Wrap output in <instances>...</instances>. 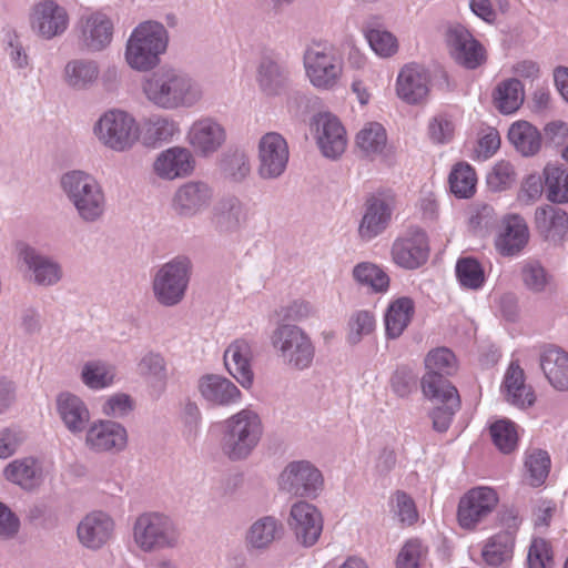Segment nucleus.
<instances>
[{
    "instance_id": "nucleus-9",
    "label": "nucleus",
    "mask_w": 568,
    "mask_h": 568,
    "mask_svg": "<svg viewBox=\"0 0 568 568\" xmlns=\"http://www.w3.org/2000/svg\"><path fill=\"white\" fill-rule=\"evenodd\" d=\"M187 281V260H174L166 263L155 275L153 282L154 293L162 304L174 305L182 300Z\"/></svg>"
},
{
    "instance_id": "nucleus-1",
    "label": "nucleus",
    "mask_w": 568,
    "mask_h": 568,
    "mask_svg": "<svg viewBox=\"0 0 568 568\" xmlns=\"http://www.w3.org/2000/svg\"><path fill=\"white\" fill-rule=\"evenodd\" d=\"M143 91L152 103L163 109L192 106L202 97L196 82L174 70L151 74L143 84Z\"/></svg>"
},
{
    "instance_id": "nucleus-27",
    "label": "nucleus",
    "mask_w": 568,
    "mask_h": 568,
    "mask_svg": "<svg viewBox=\"0 0 568 568\" xmlns=\"http://www.w3.org/2000/svg\"><path fill=\"white\" fill-rule=\"evenodd\" d=\"M540 367L549 384L557 390H568V353L555 345L544 346Z\"/></svg>"
},
{
    "instance_id": "nucleus-61",
    "label": "nucleus",
    "mask_w": 568,
    "mask_h": 568,
    "mask_svg": "<svg viewBox=\"0 0 568 568\" xmlns=\"http://www.w3.org/2000/svg\"><path fill=\"white\" fill-rule=\"evenodd\" d=\"M428 129L430 139L437 143L450 141L455 131L453 122L442 115L434 118Z\"/></svg>"
},
{
    "instance_id": "nucleus-12",
    "label": "nucleus",
    "mask_w": 568,
    "mask_h": 568,
    "mask_svg": "<svg viewBox=\"0 0 568 568\" xmlns=\"http://www.w3.org/2000/svg\"><path fill=\"white\" fill-rule=\"evenodd\" d=\"M393 262L399 267L415 270L424 265L429 256L427 235L419 229L407 231L392 245Z\"/></svg>"
},
{
    "instance_id": "nucleus-60",
    "label": "nucleus",
    "mask_w": 568,
    "mask_h": 568,
    "mask_svg": "<svg viewBox=\"0 0 568 568\" xmlns=\"http://www.w3.org/2000/svg\"><path fill=\"white\" fill-rule=\"evenodd\" d=\"M374 328V315L367 311H359L349 321L348 339L351 343H357L363 335L371 334Z\"/></svg>"
},
{
    "instance_id": "nucleus-10",
    "label": "nucleus",
    "mask_w": 568,
    "mask_h": 568,
    "mask_svg": "<svg viewBox=\"0 0 568 568\" xmlns=\"http://www.w3.org/2000/svg\"><path fill=\"white\" fill-rule=\"evenodd\" d=\"M454 353L446 347L432 349L425 357L426 373L422 378L423 394H436L438 389L455 387L446 377L457 372Z\"/></svg>"
},
{
    "instance_id": "nucleus-24",
    "label": "nucleus",
    "mask_w": 568,
    "mask_h": 568,
    "mask_svg": "<svg viewBox=\"0 0 568 568\" xmlns=\"http://www.w3.org/2000/svg\"><path fill=\"white\" fill-rule=\"evenodd\" d=\"M252 347L245 339H236L224 352V363L229 373L245 388L253 384L251 366Z\"/></svg>"
},
{
    "instance_id": "nucleus-62",
    "label": "nucleus",
    "mask_w": 568,
    "mask_h": 568,
    "mask_svg": "<svg viewBox=\"0 0 568 568\" xmlns=\"http://www.w3.org/2000/svg\"><path fill=\"white\" fill-rule=\"evenodd\" d=\"M132 409V402L125 394H115L109 397L103 406L102 412L108 416H122Z\"/></svg>"
},
{
    "instance_id": "nucleus-8",
    "label": "nucleus",
    "mask_w": 568,
    "mask_h": 568,
    "mask_svg": "<svg viewBox=\"0 0 568 568\" xmlns=\"http://www.w3.org/2000/svg\"><path fill=\"white\" fill-rule=\"evenodd\" d=\"M78 43L82 50L98 52L105 49L113 38V21L104 12L87 11L77 22Z\"/></svg>"
},
{
    "instance_id": "nucleus-42",
    "label": "nucleus",
    "mask_w": 568,
    "mask_h": 568,
    "mask_svg": "<svg viewBox=\"0 0 568 568\" xmlns=\"http://www.w3.org/2000/svg\"><path fill=\"white\" fill-rule=\"evenodd\" d=\"M525 480L531 487L541 486L550 470V457L540 448H528L525 453Z\"/></svg>"
},
{
    "instance_id": "nucleus-30",
    "label": "nucleus",
    "mask_w": 568,
    "mask_h": 568,
    "mask_svg": "<svg viewBox=\"0 0 568 568\" xmlns=\"http://www.w3.org/2000/svg\"><path fill=\"white\" fill-rule=\"evenodd\" d=\"M425 397L435 402V407L430 413L433 427L437 432H446L453 420L455 413L460 407V398L456 387L448 389H438L436 394H424Z\"/></svg>"
},
{
    "instance_id": "nucleus-31",
    "label": "nucleus",
    "mask_w": 568,
    "mask_h": 568,
    "mask_svg": "<svg viewBox=\"0 0 568 568\" xmlns=\"http://www.w3.org/2000/svg\"><path fill=\"white\" fill-rule=\"evenodd\" d=\"M393 199L373 197L359 225L363 239L371 240L383 232L390 221Z\"/></svg>"
},
{
    "instance_id": "nucleus-35",
    "label": "nucleus",
    "mask_w": 568,
    "mask_h": 568,
    "mask_svg": "<svg viewBox=\"0 0 568 568\" xmlns=\"http://www.w3.org/2000/svg\"><path fill=\"white\" fill-rule=\"evenodd\" d=\"M57 409L64 425L72 433L82 432L90 419L85 404L70 393H62L58 396Z\"/></svg>"
},
{
    "instance_id": "nucleus-40",
    "label": "nucleus",
    "mask_w": 568,
    "mask_h": 568,
    "mask_svg": "<svg viewBox=\"0 0 568 568\" xmlns=\"http://www.w3.org/2000/svg\"><path fill=\"white\" fill-rule=\"evenodd\" d=\"M508 139L523 155L535 154L541 145L539 131L527 121L513 123L508 131Z\"/></svg>"
},
{
    "instance_id": "nucleus-53",
    "label": "nucleus",
    "mask_w": 568,
    "mask_h": 568,
    "mask_svg": "<svg viewBox=\"0 0 568 568\" xmlns=\"http://www.w3.org/2000/svg\"><path fill=\"white\" fill-rule=\"evenodd\" d=\"M392 509L402 525L413 526L418 520L415 501L405 491L397 490L392 496Z\"/></svg>"
},
{
    "instance_id": "nucleus-20",
    "label": "nucleus",
    "mask_w": 568,
    "mask_h": 568,
    "mask_svg": "<svg viewBox=\"0 0 568 568\" xmlns=\"http://www.w3.org/2000/svg\"><path fill=\"white\" fill-rule=\"evenodd\" d=\"M429 74L420 65L409 63L402 68L396 79V94L408 104H418L429 93Z\"/></svg>"
},
{
    "instance_id": "nucleus-14",
    "label": "nucleus",
    "mask_w": 568,
    "mask_h": 568,
    "mask_svg": "<svg viewBox=\"0 0 568 568\" xmlns=\"http://www.w3.org/2000/svg\"><path fill=\"white\" fill-rule=\"evenodd\" d=\"M30 26L41 38L52 39L68 29L69 14L65 8L55 1L41 0L31 9Z\"/></svg>"
},
{
    "instance_id": "nucleus-25",
    "label": "nucleus",
    "mask_w": 568,
    "mask_h": 568,
    "mask_svg": "<svg viewBox=\"0 0 568 568\" xmlns=\"http://www.w3.org/2000/svg\"><path fill=\"white\" fill-rule=\"evenodd\" d=\"M113 527V520L106 514L93 511L80 521L78 537L83 546L98 549L111 538Z\"/></svg>"
},
{
    "instance_id": "nucleus-37",
    "label": "nucleus",
    "mask_w": 568,
    "mask_h": 568,
    "mask_svg": "<svg viewBox=\"0 0 568 568\" xmlns=\"http://www.w3.org/2000/svg\"><path fill=\"white\" fill-rule=\"evenodd\" d=\"M415 312L414 302L409 297H399L393 301L385 314L386 335L390 338L399 337L410 323Z\"/></svg>"
},
{
    "instance_id": "nucleus-41",
    "label": "nucleus",
    "mask_w": 568,
    "mask_h": 568,
    "mask_svg": "<svg viewBox=\"0 0 568 568\" xmlns=\"http://www.w3.org/2000/svg\"><path fill=\"white\" fill-rule=\"evenodd\" d=\"M452 193L458 199H469L476 193L477 174L467 162H457L448 175Z\"/></svg>"
},
{
    "instance_id": "nucleus-59",
    "label": "nucleus",
    "mask_w": 568,
    "mask_h": 568,
    "mask_svg": "<svg viewBox=\"0 0 568 568\" xmlns=\"http://www.w3.org/2000/svg\"><path fill=\"white\" fill-rule=\"evenodd\" d=\"M500 146V135L496 129H487L478 139L473 159L487 160L491 158Z\"/></svg>"
},
{
    "instance_id": "nucleus-63",
    "label": "nucleus",
    "mask_w": 568,
    "mask_h": 568,
    "mask_svg": "<svg viewBox=\"0 0 568 568\" xmlns=\"http://www.w3.org/2000/svg\"><path fill=\"white\" fill-rule=\"evenodd\" d=\"M258 73L261 87L270 92L273 90V87H277L283 82V75L278 65L272 61L263 63Z\"/></svg>"
},
{
    "instance_id": "nucleus-32",
    "label": "nucleus",
    "mask_w": 568,
    "mask_h": 568,
    "mask_svg": "<svg viewBox=\"0 0 568 568\" xmlns=\"http://www.w3.org/2000/svg\"><path fill=\"white\" fill-rule=\"evenodd\" d=\"M62 186L71 201L78 202L83 211H88L83 201L84 196L91 195V204L93 206L98 205L97 199H100V185L91 175L82 171L67 173L62 178Z\"/></svg>"
},
{
    "instance_id": "nucleus-52",
    "label": "nucleus",
    "mask_w": 568,
    "mask_h": 568,
    "mask_svg": "<svg viewBox=\"0 0 568 568\" xmlns=\"http://www.w3.org/2000/svg\"><path fill=\"white\" fill-rule=\"evenodd\" d=\"M114 373L112 368L102 363L91 362L82 371L83 383L90 388H104L112 384Z\"/></svg>"
},
{
    "instance_id": "nucleus-56",
    "label": "nucleus",
    "mask_w": 568,
    "mask_h": 568,
    "mask_svg": "<svg viewBox=\"0 0 568 568\" xmlns=\"http://www.w3.org/2000/svg\"><path fill=\"white\" fill-rule=\"evenodd\" d=\"M516 181L514 165L505 160L498 161L487 175V184L494 191H503L510 187Z\"/></svg>"
},
{
    "instance_id": "nucleus-45",
    "label": "nucleus",
    "mask_w": 568,
    "mask_h": 568,
    "mask_svg": "<svg viewBox=\"0 0 568 568\" xmlns=\"http://www.w3.org/2000/svg\"><path fill=\"white\" fill-rule=\"evenodd\" d=\"M386 143V130L377 122L366 123L356 135V145L369 156L382 153Z\"/></svg>"
},
{
    "instance_id": "nucleus-17",
    "label": "nucleus",
    "mask_w": 568,
    "mask_h": 568,
    "mask_svg": "<svg viewBox=\"0 0 568 568\" xmlns=\"http://www.w3.org/2000/svg\"><path fill=\"white\" fill-rule=\"evenodd\" d=\"M213 199L209 184L201 181H190L178 187L171 206L175 214L192 216L207 209Z\"/></svg>"
},
{
    "instance_id": "nucleus-6",
    "label": "nucleus",
    "mask_w": 568,
    "mask_h": 568,
    "mask_svg": "<svg viewBox=\"0 0 568 568\" xmlns=\"http://www.w3.org/2000/svg\"><path fill=\"white\" fill-rule=\"evenodd\" d=\"M499 496L494 488L478 486L465 493L458 503L457 521L466 530H475L497 507Z\"/></svg>"
},
{
    "instance_id": "nucleus-38",
    "label": "nucleus",
    "mask_w": 568,
    "mask_h": 568,
    "mask_svg": "<svg viewBox=\"0 0 568 568\" xmlns=\"http://www.w3.org/2000/svg\"><path fill=\"white\" fill-rule=\"evenodd\" d=\"M515 538L511 531H499L487 539L481 557L487 565L500 566L513 557Z\"/></svg>"
},
{
    "instance_id": "nucleus-13",
    "label": "nucleus",
    "mask_w": 568,
    "mask_h": 568,
    "mask_svg": "<svg viewBox=\"0 0 568 568\" xmlns=\"http://www.w3.org/2000/svg\"><path fill=\"white\" fill-rule=\"evenodd\" d=\"M446 43L453 59L467 69H476L486 61L484 45L463 26L448 29Z\"/></svg>"
},
{
    "instance_id": "nucleus-22",
    "label": "nucleus",
    "mask_w": 568,
    "mask_h": 568,
    "mask_svg": "<svg viewBox=\"0 0 568 568\" xmlns=\"http://www.w3.org/2000/svg\"><path fill=\"white\" fill-rule=\"evenodd\" d=\"M290 527L305 546L314 545L322 532V517L317 509L305 501L292 506Z\"/></svg>"
},
{
    "instance_id": "nucleus-7",
    "label": "nucleus",
    "mask_w": 568,
    "mask_h": 568,
    "mask_svg": "<svg viewBox=\"0 0 568 568\" xmlns=\"http://www.w3.org/2000/svg\"><path fill=\"white\" fill-rule=\"evenodd\" d=\"M304 65L311 83L318 89L335 87L343 72L341 59L328 47L310 48L304 55Z\"/></svg>"
},
{
    "instance_id": "nucleus-46",
    "label": "nucleus",
    "mask_w": 568,
    "mask_h": 568,
    "mask_svg": "<svg viewBox=\"0 0 568 568\" xmlns=\"http://www.w3.org/2000/svg\"><path fill=\"white\" fill-rule=\"evenodd\" d=\"M65 81L69 85L83 89L99 77V68L93 61L73 60L65 65Z\"/></svg>"
},
{
    "instance_id": "nucleus-39",
    "label": "nucleus",
    "mask_w": 568,
    "mask_h": 568,
    "mask_svg": "<svg viewBox=\"0 0 568 568\" xmlns=\"http://www.w3.org/2000/svg\"><path fill=\"white\" fill-rule=\"evenodd\" d=\"M493 98L499 112L504 114L514 113L524 102V87L517 79L505 80L496 87Z\"/></svg>"
},
{
    "instance_id": "nucleus-43",
    "label": "nucleus",
    "mask_w": 568,
    "mask_h": 568,
    "mask_svg": "<svg viewBox=\"0 0 568 568\" xmlns=\"http://www.w3.org/2000/svg\"><path fill=\"white\" fill-rule=\"evenodd\" d=\"M542 175L547 199L552 203H568V168L547 164Z\"/></svg>"
},
{
    "instance_id": "nucleus-48",
    "label": "nucleus",
    "mask_w": 568,
    "mask_h": 568,
    "mask_svg": "<svg viewBox=\"0 0 568 568\" xmlns=\"http://www.w3.org/2000/svg\"><path fill=\"white\" fill-rule=\"evenodd\" d=\"M456 276L463 287L479 290L485 283L481 264L474 257L459 258L456 264Z\"/></svg>"
},
{
    "instance_id": "nucleus-26",
    "label": "nucleus",
    "mask_w": 568,
    "mask_h": 568,
    "mask_svg": "<svg viewBox=\"0 0 568 568\" xmlns=\"http://www.w3.org/2000/svg\"><path fill=\"white\" fill-rule=\"evenodd\" d=\"M225 138L222 125L209 118L195 121L187 133L189 143L202 154L217 151Z\"/></svg>"
},
{
    "instance_id": "nucleus-18",
    "label": "nucleus",
    "mask_w": 568,
    "mask_h": 568,
    "mask_svg": "<svg viewBox=\"0 0 568 568\" xmlns=\"http://www.w3.org/2000/svg\"><path fill=\"white\" fill-rule=\"evenodd\" d=\"M288 146L285 139L275 132L266 133L260 141V174L263 178L281 175L288 162Z\"/></svg>"
},
{
    "instance_id": "nucleus-58",
    "label": "nucleus",
    "mask_w": 568,
    "mask_h": 568,
    "mask_svg": "<svg viewBox=\"0 0 568 568\" xmlns=\"http://www.w3.org/2000/svg\"><path fill=\"white\" fill-rule=\"evenodd\" d=\"M366 39L371 48L381 57H390L398 50L397 39L388 31L371 29L366 31Z\"/></svg>"
},
{
    "instance_id": "nucleus-54",
    "label": "nucleus",
    "mask_w": 568,
    "mask_h": 568,
    "mask_svg": "<svg viewBox=\"0 0 568 568\" xmlns=\"http://www.w3.org/2000/svg\"><path fill=\"white\" fill-rule=\"evenodd\" d=\"M277 532V524L274 518L265 517L256 521L247 535L248 542L255 548H263L271 544Z\"/></svg>"
},
{
    "instance_id": "nucleus-28",
    "label": "nucleus",
    "mask_w": 568,
    "mask_h": 568,
    "mask_svg": "<svg viewBox=\"0 0 568 568\" xmlns=\"http://www.w3.org/2000/svg\"><path fill=\"white\" fill-rule=\"evenodd\" d=\"M535 226L546 241L559 243L568 233V214L552 205L538 207L535 212Z\"/></svg>"
},
{
    "instance_id": "nucleus-51",
    "label": "nucleus",
    "mask_w": 568,
    "mask_h": 568,
    "mask_svg": "<svg viewBox=\"0 0 568 568\" xmlns=\"http://www.w3.org/2000/svg\"><path fill=\"white\" fill-rule=\"evenodd\" d=\"M554 551L550 542L541 537L532 538L527 554L528 568H551Z\"/></svg>"
},
{
    "instance_id": "nucleus-15",
    "label": "nucleus",
    "mask_w": 568,
    "mask_h": 568,
    "mask_svg": "<svg viewBox=\"0 0 568 568\" xmlns=\"http://www.w3.org/2000/svg\"><path fill=\"white\" fill-rule=\"evenodd\" d=\"M494 245L498 254L513 257L520 254L529 242V227L519 214H507L503 217Z\"/></svg>"
},
{
    "instance_id": "nucleus-47",
    "label": "nucleus",
    "mask_w": 568,
    "mask_h": 568,
    "mask_svg": "<svg viewBox=\"0 0 568 568\" xmlns=\"http://www.w3.org/2000/svg\"><path fill=\"white\" fill-rule=\"evenodd\" d=\"M179 132L178 124L164 116H152L144 124V141L148 145L170 141Z\"/></svg>"
},
{
    "instance_id": "nucleus-33",
    "label": "nucleus",
    "mask_w": 568,
    "mask_h": 568,
    "mask_svg": "<svg viewBox=\"0 0 568 568\" xmlns=\"http://www.w3.org/2000/svg\"><path fill=\"white\" fill-rule=\"evenodd\" d=\"M62 186L71 201L78 202L83 211H88L83 201L84 196L91 195V204L93 206L98 205L97 199H100V185L91 175L82 171L67 173L62 178Z\"/></svg>"
},
{
    "instance_id": "nucleus-16",
    "label": "nucleus",
    "mask_w": 568,
    "mask_h": 568,
    "mask_svg": "<svg viewBox=\"0 0 568 568\" xmlns=\"http://www.w3.org/2000/svg\"><path fill=\"white\" fill-rule=\"evenodd\" d=\"M315 138L324 156L336 159L347 146L346 130L341 121L331 113H320L314 118Z\"/></svg>"
},
{
    "instance_id": "nucleus-34",
    "label": "nucleus",
    "mask_w": 568,
    "mask_h": 568,
    "mask_svg": "<svg viewBox=\"0 0 568 568\" xmlns=\"http://www.w3.org/2000/svg\"><path fill=\"white\" fill-rule=\"evenodd\" d=\"M199 389L202 396L215 405H231L241 400V390L227 378L209 375L201 378Z\"/></svg>"
},
{
    "instance_id": "nucleus-21",
    "label": "nucleus",
    "mask_w": 568,
    "mask_h": 568,
    "mask_svg": "<svg viewBox=\"0 0 568 568\" xmlns=\"http://www.w3.org/2000/svg\"><path fill=\"white\" fill-rule=\"evenodd\" d=\"M194 166L193 154L183 146H172L162 151L153 162L154 173L169 181L190 175Z\"/></svg>"
},
{
    "instance_id": "nucleus-44",
    "label": "nucleus",
    "mask_w": 568,
    "mask_h": 568,
    "mask_svg": "<svg viewBox=\"0 0 568 568\" xmlns=\"http://www.w3.org/2000/svg\"><path fill=\"white\" fill-rule=\"evenodd\" d=\"M20 255L28 266L33 270L36 281L39 284L51 285L60 278L61 272L59 266L37 255L32 248H21Z\"/></svg>"
},
{
    "instance_id": "nucleus-64",
    "label": "nucleus",
    "mask_w": 568,
    "mask_h": 568,
    "mask_svg": "<svg viewBox=\"0 0 568 568\" xmlns=\"http://www.w3.org/2000/svg\"><path fill=\"white\" fill-rule=\"evenodd\" d=\"M546 139L555 145H562L568 140V123L552 121L544 128Z\"/></svg>"
},
{
    "instance_id": "nucleus-3",
    "label": "nucleus",
    "mask_w": 568,
    "mask_h": 568,
    "mask_svg": "<svg viewBox=\"0 0 568 568\" xmlns=\"http://www.w3.org/2000/svg\"><path fill=\"white\" fill-rule=\"evenodd\" d=\"M263 434L258 414L244 408L225 420L223 452L231 459L247 457L256 447Z\"/></svg>"
},
{
    "instance_id": "nucleus-2",
    "label": "nucleus",
    "mask_w": 568,
    "mask_h": 568,
    "mask_svg": "<svg viewBox=\"0 0 568 568\" xmlns=\"http://www.w3.org/2000/svg\"><path fill=\"white\" fill-rule=\"evenodd\" d=\"M168 45V36L161 23L146 21L132 32L125 59L132 69L146 71L154 68Z\"/></svg>"
},
{
    "instance_id": "nucleus-5",
    "label": "nucleus",
    "mask_w": 568,
    "mask_h": 568,
    "mask_svg": "<svg viewBox=\"0 0 568 568\" xmlns=\"http://www.w3.org/2000/svg\"><path fill=\"white\" fill-rule=\"evenodd\" d=\"M272 344L282 358L297 369L307 368L313 362L314 346L310 337L296 326H280L272 335Z\"/></svg>"
},
{
    "instance_id": "nucleus-19",
    "label": "nucleus",
    "mask_w": 568,
    "mask_h": 568,
    "mask_svg": "<svg viewBox=\"0 0 568 568\" xmlns=\"http://www.w3.org/2000/svg\"><path fill=\"white\" fill-rule=\"evenodd\" d=\"M322 485V475L308 462L291 463L280 476V486L296 496H308Z\"/></svg>"
},
{
    "instance_id": "nucleus-57",
    "label": "nucleus",
    "mask_w": 568,
    "mask_h": 568,
    "mask_svg": "<svg viewBox=\"0 0 568 568\" xmlns=\"http://www.w3.org/2000/svg\"><path fill=\"white\" fill-rule=\"evenodd\" d=\"M427 555V548L418 539H409L400 549L396 568H419V565Z\"/></svg>"
},
{
    "instance_id": "nucleus-36",
    "label": "nucleus",
    "mask_w": 568,
    "mask_h": 568,
    "mask_svg": "<svg viewBox=\"0 0 568 568\" xmlns=\"http://www.w3.org/2000/svg\"><path fill=\"white\" fill-rule=\"evenodd\" d=\"M4 477L24 489H33L43 480V469L39 460L27 457L8 464L3 470Z\"/></svg>"
},
{
    "instance_id": "nucleus-29",
    "label": "nucleus",
    "mask_w": 568,
    "mask_h": 568,
    "mask_svg": "<svg viewBox=\"0 0 568 568\" xmlns=\"http://www.w3.org/2000/svg\"><path fill=\"white\" fill-rule=\"evenodd\" d=\"M503 392L507 402L520 408L530 407L536 402L532 388L525 382L524 369L516 363H511L505 374Z\"/></svg>"
},
{
    "instance_id": "nucleus-11",
    "label": "nucleus",
    "mask_w": 568,
    "mask_h": 568,
    "mask_svg": "<svg viewBox=\"0 0 568 568\" xmlns=\"http://www.w3.org/2000/svg\"><path fill=\"white\" fill-rule=\"evenodd\" d=\"M134 540L144 551H151L175 541V536L168 517L160 514H143L134 525Z\"/></svg>"
},
{
    "instance_id": "nucleus-55",
    "label": "nucleus",
    "mask_w": 568,
    "mask_h": 568,
    "mask_svg": "<svg viewBox=\"0 0 568 568\" xmlns=\"http://www.w3.org/2000/svg\"><path fill=\"white\" fill-rule=\"evenodd\" d=\"M521 280L534 292H541L549 284L550 277L537 261H526L521 265Z\"/></svg>"
},
{
    "instance_id": "nucleus-50",
    "label": "nucleus",
    "mask_w": 568,
    "mask_h": 568,
    "mask_svg": "<svg viewBox=\"0 0 568 568\" xmlns=\"http://www.w3.org/2000/svg\"><path fill=\"white\" fill-rule=\"evenodd\" d=\"M353 275L357 282L372 287L376 292L386 291L389 285L388 275L373 263H359L355 266Z\"/></svg>"
},
{
    "instance_id": "nucleus-49",
    "label": "nucleus",
    "mask_w": 568,
    "mask_h": 568,
    "mask_svg": "<svg viewBox=\"0 0 568 568\" xmlns=\"http://www.w3.org/2000/svg\"><path fill=\"white\" fill-rule=\"evenodd\" d=\"M490 436L496 447L504 454L516 449L518 432L515 423L509 419H499L489 427Z\"/></svg>"
},
{
    "instance_id": "nucleus-23",
    "label": "nucleus",
    "mask_w": 568,
    "mask_h": 568,
    "mask_svg": "<svg viewBox=\"0 0 568 568\" xmlns=\"http://www.w3.org/2000/svg\"><path fill=\"white\" fill-rule=\"evenodd\" d=\"M126 442L125 428L111 420L93 423L85 436L87 446L95 452L121 450L126 446Z\"/></svg>"
},
{
    "instance_id": "nucleus-4",
    "label": "nucleus",
    "mask_w": 568,
    "mask_h": 568,
    "mask_svg": "<svg viewBox=\"0 0 568 568\" xmlns=\"http://www.w3.org/2000/svg\"><path fill=\"white\" fill-rule=\"evenodd\" d=\"M94 133L103 145L118 152L130 150L140 138L135 119L121 110L105 112L97 122Z\"/></svg>"
}]
</instances>
